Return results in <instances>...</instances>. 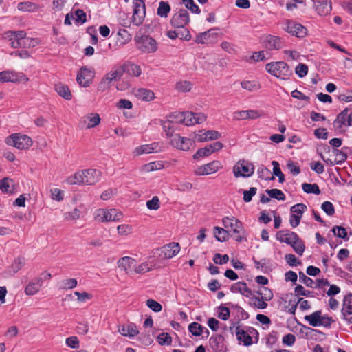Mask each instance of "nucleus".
<instances>
[{
	"label": "nucleus",
	"mask_w": 352,
	"mask_h": 352,
	"mask_svg": "<svg viewBox=\"0 0 352 352\" xmlns=\"http://www.w3.org/2000/svg\"><path fill=\"white\" fill-rule=\"evenodd\" d=\"M222 223L224 228L230 229V232L236 234L234 236L236 241L241 242L242 241L243 238L240 234L244 232V229L242 223L239 219L234 217H226L223 218Z\"/></svg>",
	"instance_id": "5"
},
{
	"label": "nucleus",
	"mask_w": 352,
	"mask_h": 352,
	"mask_svg": "<svg viewBox=\"0 0 352 352\" xmlns=\"http://www.w3.org/2000/svg\"><path fill=\"white\" fill-rule=\"evenodd\" d=\"M272 164L273 166V174L278 177V182L283 183L285 181V175L282 173L279 163L276 161H272Z\"/></svg>",
	"instance_id": "54"
},
{
	"label": "nucleus",
	"mask_w": 352,
	"mask_h": 352,
	"mask_svg": "<svg viewBox=\"0 0 352 352\" xmlns=\"http://www.w3.org/2000/svg\"><path fill=\"white\" fill-rule=\"evenodd\" d=\"M120 67L122 74L126 73L130 76H139L142 73L140 67L134 63H126Z\"/></svg>",
	"instance_id": "29"
},
{
	"label": "nucleus",
	"mask_w": 352,
	"mask_h": 352,
	"mask_svg": "<svg viewBox=\"0 0 352 352\" xmlns=\"http://www.w3.org/2000/svg\"><path fill=\"white\" fill-rule=\"evenodd\" d=\"M222 168L221 163L219 161H212L207 164L199 167L196 170L198 175H205L212 174Z\"/></svg>",
	"instance_id": "22"
},
{
	"label": "nucleus",
	"mask_w": 352,
	"mask_h": 352,
	"mask_svg": "<svg viewBox=\"0 0 352 352\" xmlns=\"http://www.w3.org/2000/svg\"><path fill=\"white\" fill-rule=\"evenodd\" d=\"M151 270V267L147 262L142 263L140 265L135 263L134 272L138 274H142Z\"/></svg>",
	"instance_id": "55"
},
{
	"label": "nucleus",
	"mask_w": 352,
	"mask_h": 352,
	"mask_svg": "<svg viewBox=\"0 0 352 352\" xmlns=\"http://www.w3.org/2000/svg\"><path fill=\"white\" fill-rule=\"evenodd\" d=\"M136 96L141 100L150 101L154 98V93L146 89H139L137 91Z\"/></svg>",
	"instance_id": "40"
},
{
	"label": "nucleus",
	"mask_w": 352,
	"mask_h": 352,
	"mask_svg": "<svg viewBox=\"0 0 352 352\" xmlns=\"http://www.w3.org/2000/svg\"><path fill=\"white\" fill-rule=\"evenodd\" d=\"M346 126H352V111L348 108L342 111L333 121V126L336 130H341Z\"/></svg>",
	"instance_id": "11"
},
{
	"label": "nucleus",
	"mask_w": 352,
	"mask_h": 352,
	"mask_svg": "<svg viewBox=\"0 0 352 352\" xmlns=\"http://www.w3.org/2000/svg\"><path fill=\"white\" fill-rule=\"evenodd\" d=\"M242 88L250 91L258 90L261 88V85L258 82L255 80H245L241 82Z\"/></svg>",
	"instance_id": "43"
},
{
	"label": "nucleus",
	"mask_w": 352,
	"mask_h": 352,
	"mask_svg": "<svg viewBox=\"0 0 352 352\" xmlns=\"http://www.w3.org/2000/svg\"><path fill=\"white\" fill-rule=\"evenodd\" d=\"M333 153L336 157L335 160H333V163H336V164H341L343 162H344L347 159V155L342 151V149L338 150L336 148H333Z\"/></svg>",
	"instance_id": "47"
},
{
	"label": "nucleus",
	"mask_w": 352,
	"mask_h": 352,
	"mask_svg": "<svg viewBox=\"0 0 352 352\" xmlns=\"http://www.w3.org/2000/svg\"><path fill=\"white\" fill-rule=\"evenodd\" d=\"M203 327L198 322H194L189 324L188 330L195 336H199L203 332Z\"/></svg>",
	"instance_id": "52"
},
{
	"label": "nucleus",
	"mask_w": 352,
	"mask_h": 352,
	"mask_svg": "<svg viewBox=\"0 0 352 352\" xmlns=\"http://www.w3.org/2000/svg\"><path fill=\"white\" fill-rule=\"evenodd\" d=\"M28 78L23 73L16 74L14 71H3L0 72V82H27Z\"/></svg>",
	"instance_id": "20"
},
{
	"label": "nucleus",
	"mask_w": 352,
	"mask_h": 352,
	"mask_svg": "<svg viewBox=\"0 0 352 352\" xmlns=\"http://www.w3.org/2000/svg\"><path fill=\"white\" fill-rule=\"evenodd\" d=\"M342 318L348 324H352V294L346 295L343 300L341 310Z\"/></svg>",
	"instance_id": "18"
},
{
	"label": "nucleus",
	"mask_w": 352,
	"mask_h": 352,
	"mask_svg": "<svg viewBox=\"0 0 352 352\" xmlns=\"http://www.w3.org/2000/svg\"><path fill=\"white\" fill-rule=\"evenodd\" d=\"M258 296L261 298V299L267 301H270L273 298V293L269 288L266 287H263L256 292Z\"/></svg>",
	"instance_id": "49"
},
{
	"label": "nucleus",
	"mask_w": 352,
	"mask_h": 352,
	"mask_svg": "<svg viewBox=\"0 0 352 352\" xmlns=\"http://www.w3.org/2000/svg\"><path fill=\"white\" fill-rule=\"evenodd\" d=\"M291 246L293 248L296 254H298L300 256L302 255L305 249V246L302 241L299 237L298 240L294 242V243L292 244Z\"/></svg>",
	"instance_id": "60"
},
{
	"label": "nucleus",
	"mask_w": 352,
	"mask_h": 352,
	"mask_svg": "<svg viewBox=\"0 0 352 352\" xmlns=\"http://www.w3.org/2000/svg\"><path fill=\"white\" fill-rule=\"evenodd\" d=\"M82 177L83 179L82 184L94 185L97 183L101 176L100 170L96 169H85L81 170Z\"/></svg>",
	"instance_id": "17"
},
{
	"label": "nucleus",
	"mask_w": 352,
	"mask_h": 352,
	"mask_svg": "<svg viewBox=\"0 0 352 352\" xmlns=\"http://www.w3.org/2000/svg\"><path fill=\"white\" fill-rule=\"evenodd\" d=\"M118 332L123 336L134 337L139 333V331L135 324L131 323L127 325L118 327Z\"/></svg>",
	"instance_id": "31"
},
{
	"label": "nucleus",
	"mask_w": 352,
	"mask_h": 352,
	"mask_svg": "<svg viewBox=\"0 0 352 352\" xmlns=\"http://www.w3.org/2000/svg\"><path fill=\"white\" fill-rule=\"evenodd\" d=\"M322 210L329 216H332L335 213V208L333 204L326 201L321 206Z\"/></svg>",
	"instance_id": "61"
},
{
	"label": "nucleus",
	"mask_w": 352,
	"mask_h": 352,
	"mask_svg": "<svg viewBox=\"0 0 352 352\" xmlns=\"http://www.w3.org/2000/svg\"><path fill=\"white\" fill-rule=\"evenodd\" d=\"M221 137V134L214 130H209L205 132L199 131L196 135L195 138L198 142H205L208 140H217Z\"/></svg>",
	"instance_id": "30"
},
{
	"label": "nucleus",
	"mask_w": 352,
	"mask_h": 352,
	"mask_svg": "<svg viewBox=\"0 0 352 352\" xmlns=\"http://www.w3.org/2000/svg\"><path fill=\"white\" fill-rule=\"evenodd\" d=\"M170 143L177 149L188 151L192 146L193 141L189 138L182 137L179 134H175L170 138Z\"/></svg>",
	"instance_id": "15"
},
{
	"label": "nucleus",
	"mask_w": 352,
	"mask_h": 352,
	"mask_svg": "<svg viewBox=\"0 0 352 352\" xmlns=\"http://www.w3.org/2000/svg\"><path fill=\"white\" fill-rule=\"evenodd\" d=\"M261 113L257 110H243L234 113V118L237 120L247 119H256L260 118Z\"/></svg>",
	"instance_id": "27"
},
{
	"label": "nucleus",
	"mask_w": 352,
	"mask_h": 352,
	"mask_svg": "<svg viewBox=\"0 0 352 352\" xmlns=\"http://www.w3.org/2000/svg\"><path fill=\"white\" fill-rule=\"evenodd\" d=\"M55 89L58 95L65 100H70L72 99V94L68 86L63 84L56 85Z\"/></svg>",
	"instance_id": "39"
},
{
	"label": "nucleus",
	"mask_w": 352,
	"mask_h": 352,
	"mask_svg": "<svg viewBox=\"0 0 352 352\" xmlns=\"http://www.w3.org/2000/svg\"><path fill=\"white\" fill-rule=\"evenodd\" d=\"M14 182L12 179L6 177L0 180V190L3 193H12Z\"/></svg>",
	"instance_id": "33"
},
{
	"label": "nucleus",
	"mask_w": 352,
	"mask_h": 352,
	"mask_svg": "<svg viewBox=\"0 0 352 352\" xmlns=\"http://www.w3.org/2000/svg\"><path fill=\"white\" fill-rule=\"evenodd\" d=\"M298 237L296 233L290 231L280 230L276 234L277 240L290 245L298 240Z\"/></svg>",
	"instance_id": "24"
},
{
	"label": "nucleus",
	"mask_w": 352,
	"mask_h": 352,
	"mask_svg": "<svg viewBox=\"0 0 352 352\" xmlns=\"http://www.w3.org/2000/svg\"><path fill=\"white\" fill-rule=\"evenodd\" d=\"M181 123L186 126H192L196 124H201L206 120V116L202 113H192L190 111L182 112L177 114Z\"/></svg>",
	"instance_id": "7"
},
{
	"label": "nucleus",
	"mask_w": 352,
	"mask_h": 352,
	"mask_svg": "<svg viewBox=\"0 0 352 352\" xmlns=\"http://www.w3.org/2000/svg\"><path fill=\"white\" fill-rule=\"evenodd\" d=\"M302 188L303 191L308 194L313 193L315 195H319L320 193L319 186L316 184L304 183L302 185Z\"/></svg>",
	"instance_id": "46"
},
{
	"label": "nucleus",
	"mask_w": 352,
	"mask_h": 352,
	"mask_svg": "<svg viewBox=\"0 0 352 352\" xmlns=\"http://www.w3.org/2000/svg\"><path fill=\"white\" fill-rule=\"evenodd\" d=\"M17 8L22 12H34L38 8V6L34 3L25 1L19 3Z\"/></svg>",
	"instance_id": "45"
},
{
	"label": "nucleus",
	"mask_w": 352,
	"mask_h": 352,
	"mask_svg": "<svg viewBox=\"0 0 352 352\" xmlns=\"http://www.w3.org/2000/svg\"><path fill=\"white\" fill-rule=\"evenodd\" d=\"M265 192L271 197L276 199L278 201H285V195L282 190L276 188L266 190Z\"/></svg>",
	"instance_id": "48"
},
{
	"label": "nucleus",
	"mask_w": 352,
	"mask_h": 352,
	"mask_svg": "<svg viewBox=\"0 0 352 352\" xmlns=\"http://www.w3.org/2000/svg\"><path fill=\"white\" fill-rule=\"evenodd\" d=\"M189 22V14L185 9H180L175 12L170 20L171 25L177 29L184 28Z\"/></svg>",
	"instance_id": "12"
},
{
	"label": "nucleus",
	"mask_w": 352,
	"mask_h": 352,
	"mask_svg": "<svg viewBox=\"0 0 352 352\" xmlns=\"http://www.w3.org/2000/svg\"><path fill=\"white\" fill-rule=\"evenodd\" d=\"M321 311H316L310 315L305 316V320L308 321L312 327H319L321 320Z\"/></svg>",
	"instance_id": "36"
},
{
	"label": "nucleus",
	"mask_w": 352,
	"mask_h": 352,
	"mask_svg": "<svg viewBox=\"0 0 352 352\" xmlns=\"http://www.w3.org/2000/svg\"><path fill=\"white\" fill-rule=\"evenodd\" d=\"M315 9L317 13L321 16H326L331 11V0H315Z\"/></svg>",
	"instance_id": "25"
},
{
	"label": "nucleus",
	"mask_w": 352,
	"mask_h": 352,
	"mask_svg": "<svg viewBox=\"0 0 352 352\" xmlns=\"http://www.w3.org/2000/svg\"><path fill=\"white\" fill-rule=\"evenodd\" d=\"M192 88V84L189 81L184 80L177 82L175 85V89L179 91H190Z\"/></svg>",
	"instance_id": "56"
},
{
	"label": "nucleus",
	"mask_w": 352,
	"mask_h": 352,
	"mask_svg": "<svg viewBox=\"0 0 352 352\" xmlns=\"http://www.w3.org/2000/svg\"><path fill=\"white\" fill-rule=\"evenodd\" d=\"M230 291L232 293H239L245 297H250L252 295V290L248 287L243 281H239L232 284L230 287Z\"/></svg>",
	"instance_id": "26"
},
{
	"label": "nucleus",
	"mask_w": 352,
	"mask_h": 352,
	"mask_svg": "<svg viewBox=\"0 0 352 352\" xmlns=\"http://www.w3.org/2000/svg\"><path fill=\"white\" fill-rule=\"evenodd\" d=\"M264 44L269 50H277L282 47L280 38L276 36L267 35L264 40Z\"/></svg>",
	"instance_id": "28"
},
{
	"label": "nucleus",
	"mask_w": 352,
	"mask_h": 352,
	"mask_svg": "<svg viewBox=\"0 0 352 352\" xmlns=\"http://www.w3.org/2000/svg\"><path fill=\"white\" fill-rule=\"evenodd\" d=\"M157 340L160 345H170L172 342V338L168 333H162L158 336Z\"/></svg>",
	"instance_id": "62"
},
{
	"label": "nucleus",
	"mask_w": 352,
	"mask_h": 352,
	"mask_svg": "<svg viewBox=\"0 0 352 352\" xmlns=\"http://www.w3.org/2000/svg\"><path fill=\"white\" fill-rule=\"evenodd\" d=\"M215 30H216L215 28H212V29H210L209 30L206 31L204 32L199 33V34L197 35L195 41L197 43H201V44L210 43L211 41L210 37L214 35H217V33L214 32V31Z\"/></svg>",
	"instance_id": "34"
},
{
	"label": "nucleus",
	"mask_w": 352,
	"mask_h": 352,
	"mask_svg": "<svg viewBox=\"0 0 352 352\" xmlns=\"http://www.w3.org/2000/svg\"><path fill=\"white\" fill-rule=\"evenodd\" d=\"M223 147L221 142H215L212 144L206 146L204 148L199 149L193 155L195 160H199L200 157H206L212 153L220 151Z\"/></svg>",
	"instance_id": "14"
},
{
	"label": "nucleus",
	"mask_w": 352,
	"mask_h": 352,
	"mask_svg": "<svg viewBox=\"0 0 352 352\" xmlns=\"http://www.w3.org/2000/svg\"><path fill=\"white\" fill-rule=\"evenodd\" d=\"M6 142L8 145L19 150L28 149L32 145V139L29 136L21 133L12 134L6 138Z\"/></svg>",
	"instance_id": "3"
},
{
	"label": "nucleus",
	"mask_w": 352,
	"mask_h": 352,
	"mask_svg": "<svg viewBox=\"0 0 352 352\" xmlns=\"http://www.w3.org/2000/svg\"><path fill=\"white\" fill-rule=\"evenodd\" d=\"M51 274L46 272L41 273L38 276L32 279L25 286L24 292L28 296H33L37 294L43 287L45 280H50Z\"/></svg>",
	"instance_id": "4"
},
{
	"label": "nucleus",
	"mask_w": 352,
	"mask_h": 352,
	"mask_svg": "<svg viewBox=\"0 0 352 352\" xmlns=\"http://www.w3.org/2000/svg\"><path fill=\"white\" fill-rule=\"evenodd\" d=\"M170 11V6L166 1H160L157 8V14L161 17L166 18Z\"/></svg>",
	"instance_id": "41"
},
{
	"label": "nucleus",
	"mask_w": 352,
	"mask_h": 352,
	"mask_svg": "<svg viewBox=\"0 0 352 352\" xmlns=\"http://www.w3.org/2000/svg\"><path fill=\"white\" fill-rule=\"evenodd\" d=\"M299 280L307 287L311 288L317 287V286H315L314 281L311 278L307 276L302 272H299Z\"/></svg>",
	"instance_id": "58"
},
{
	"label": "nucleus",
	"mask_w": 352,
	"mask_h": 352,
	"mask_svg": "<svg viewBox=\"0 0 352 352\" xmlns=\"http://www.w3.org/2000/svg\"><path fill=\"white\" fill-rule=\"evenodd\" d=\"M122 75L123 74L122 73L121 69L119 67L116 70L111 71L107 73L104 78L105 80L111 85L113 81H117L120 80Z\"/></svg>",
	"instance_id": "38"
},
{
	"label": "nucleus",
	"mask_w": 352,
	"mask_h": 352,
	"mask_svg": "<svg viewBox=\"0 0 352 352\" xmlns=\"http://www.w3.org/2000/svg\"><path fill=\"white\" fill-rule=\"evenodd\" d=\"M160 256L163 259H169L177 255L180 251L178 243H170L160 248Z\"/></svg>",
	"instance_id": "19"
},
{
	"label": "nucleus",
	"mask_w": 352,
	"mask_h": 352,
	"mask_svg": "<svg viewBox=\"0 0 352 352\" xmlns=\"http://www.w3.org/2000/svg\"><path fill=\"white\" fill-rule=\"evenodd\" d=\"M100 123V118L98 113H89L82 118L80 121V126L82 129H91Z\"/></svg>",
	"instance_id": "21"
},
{
	"label": "nucleus",
	"mask_w": 352,
	"mask_h": 352,
	"mask_svg": "<svg viewBox=\"0 0 352 352\" xmlns=\"http://www.w3.org/2000/svg\"><path fill=\"white\" fill-rule=\"evenodd\" d=\"M185 6L187 9L190 10L192 13L199 14L201 10L199 6L195 3L193 0H183Z\"/></svg>",
	"instance_id": "63"
},
{
	"label": "nucleus",
	"mask_w": 352,
	"mask_h": 352,
	"mask_svg": "<svg viewBox=\"0 0 352 352\" xmlns=\"http://www.w3.org/2000/svg\"><path fill=\"white\" fill-rule=\"evenodd\" d=\"M161 125L164 129V131L166 133V135L168 138H171L174 134V123L171 122V120H164L161 122Z\"/></svg>",
	"instance_id": "42"
},
{
	"label": "nucleus",
	"mask_w": 352,
	"mask_h": 352,
	"mask_svg": "<svg viewBox=\"0 0 352 352\" xmlns=\"http://www.w3.org/2000/svg\"><path fill=\"white\" fill-rule=\"evenodd\" d=\"M25 264V258L23 257L19 256L14 259L10 269L14 274L18 272Z\"/></svg>",
	"instance_id": "50"
},
{
	"label": "nucleus",
	"mask_w": 352,
	"mask_h": 352,
	"mask_svg": "<svg viewBox=\"0 0 352 352\" xmlns=\"http://www.w3.org/2000/svg\"><path fill=\"white\" fill-rule=\"evenodd\" d=\"M333 234L339 238L346 241L349 239L346 229L342 226H334L332 230Z\"/></svg>",
	"instance_id": "53"
},
{
	"label": "nucleus",
	"mask_w": 352,
	"mask_h": 352,
	"mask_svg": "<svg viewBox=\"0 0 352 352\" xmlns=\"http://www.w3.org/2000/svg\"><path fill=\"white\" fill-rule=\"evenodd\" d=\"M3 38L10 41L11 47L14 49L30 45L27 43L30 41V38H26V32L23 30L6 31L3 34Z\"/></svg>",
	"instance_id": "2"
},
{
	"label": "nucleus",
	"mask_w": 352,
	"mask_h": 352,
	"mask_svg": "<svg viewBox=\"0 0 352 352\" xmlns=\"http://www.w3.org/2000/svg\"><path fill=\"white\" fill-rule=\"evenodd\" d=\"M69 185L82 184L83 179L82 177L81 170L76 172L73 175L68 177L65 181Z\"/></svg>",
	"instance_id": "44"
},
{
	"label": "nucleus",
	"mask_w": 352,
	"mask_h": 352,
	"mask_svg": "<svg viewBox=\"0 0 352 352\" xmlns=\"http://www.w3.org/2000/svg\"><path fill=\"white\" fill-rule=\"evenodd\" d=\"M146 305L155 312H160L162 309L161 304L151 298L146 300Z\"/></svg>",
	"instance_id": "64"
},
{
	"label": "nucleus",
	"mask_w": 352,
	"mask_h": 352,
	"mask_svg": "<svg viewBox=\"0 0 352 352\" xmlns=\"http://www.w3.org/2000/svg\"><path fill=\"white\" fill-rule=\"evenodd\" d=\"M123 214L116 209H98L96 211V219L100 222L118 221Z\"/></svg>",
	"instance_id": "6"
},
{
	"label": "nucleus",
	"mask_w": 352,
	"mask_h": 352,
	"mask_svg": "<svg viewBox=\"0 0 352 352\" xmlns=\"http://www.w3.org/2000/svg\"><path fill=\"white\" fill-rule=\"evenodd\" d=\"M306 205H305L304 204H297L291 208L290 211L292 214L300 215L302 217L303 213L306 211Z\"/></svg>",
	"instance_id": "59"
},
{
	"label": "nucleus",
	"mask_w": 352,
	"mask_h": 352,
	"mask_svg": "<svg viewBox=\"0 0 352 352\" xmlns=\"http://www.w3.org/2000/svg\"><path fill=\"white\" fill-rule=\"evenodd\" d=\"M236 334L237 339L243 342L244 345L250 346L252 344V337L245 330L240 329V327L236 328Z\"/></svg>",
	"instance_id": "35"
},
{
	"label": "nucleus",
	"mask_w": 352,
	"mask_h": 352,
	"mask_svg": "<svg viewBox=\"0 0 352 352\" xmlns=\"http://www.w3.org/2000/svg\"><path fill=\"white\" fill-rule=\"evenodd\" d=\"M137 47L144 53H152L157 50V43L148 35H142L136 38Z\"/></svg>",
	"instance_id": "9"
},
{
	"label": "nucleus",
	"mask_w": 352,
	"mask_h": 352,
	"mask_svg": "<svg viewBox=\"0 0 352 352\" xmlns=\"http://www.w3.org/2000/svg\"><path fill=\"white\" fill-rule=\"evenodd\" d=\"M265 69L270 74L283 80L289 78L293 74L289 65L284 61L267 63L265 66Z\"/></svg>",
	"instance_id": "1"
},
{
	"label": "nucleus",
	"mask_w": 352,
	"mask_h": 352,
	"mask_svg": "<svg viewBox=\"0 0 352 352\" xmlns=\"http://www.w3.org/2000/svg\"><path fill=\"white\" fill-rule=\"evenodd\" d=\"M159 146V144L153 142L150 144L141 145L135 148L134 153L136 155H140L142 154H148L153 152H157Z\"/></svg>",
	"instance_id": "32"
},
{
	"label": "nucleus",
	"mask_w": 352,
	"mask_h": 352,
	"mask_svg": "<svg viewBox=\"0 0 352 352\" xmlns=\"http://www.w3.org/2000/svg\"><path fill=\"white\" fill-rule=\"evenodd\" d=\"M284 30L292 36L304 37L307 34V29L300 23L292 21H287Z\"/></svg>",
	"instance_id": "16"
},
{
	"label": "nucleus",
	"mask_w": 352,
	"mask_h": 352,
	"mask_svg": "<svg viewBox=\"0 0 352 352\" xmlns=\"http://www.w3.org/2000/svg\"><path fill=\"white\" fill-rule=\"evenodd\" d=\"M146 15L144 2L142 0H134L133 2L132 22L138 26L142 24Z\"/></svg>",
	"instance_id": "10"
},
{
	"label": "nucleus",
	"mask_w": 352,
	"mask_h": 352,
	"mask_svg": "<svg viewBox=\"0 0 352 352\" xmlns=\"http://www.w3.org/2000/svg\"><path fill=\"white\" fill-rule=\"evenodd\" d=\"M163 168V164L161 162H152L144 166V170L151 172L154 170H160Z\"/></svg>",
	"instance_id": "57"
},
{
	"label": "nucleus",
	"mask_w": 352,
	"mask_h": 352,
	"mask_svg": "<svg viewBox=\"0 0 352 352\" xmlns=\"http://www.w3.org/2000/svg\"><path fill=\"white\" fill-rule=\"evenodd\" d=\"M257 172H258L259 178H261L262 179H265V180L274 179V176L270 177V175H271V172H270V169H268L267 168H266L263 166H261L258 168Z\"/></svg>",
	"instance_id": "51"
},
{
	"label": "nucleus",
	"mask_w": 352,
	"mask_h": 352,
	"mask_svg": "<svg viewBox=\"0 0 352 352\" xmlns=\"http://www.w3.org/2000/svg\"><path fill=\"white\" fill-rule=\"evenodd\" d=\"M93 78V71L87 67H82L77 74L76 81L80 86L87 87L91 83Z\"/></svg>",
	"instance_id": "13"
},
{
	"label": "nucleus",
	"mask_w": 352,
	"mask_h": 352,
	"mask_svg": "<svg viewBox=\"0 0 352 352\" xmlns=\"http://www.w3.org/2000/svg\"><path fill=\"white\" fill-rule=\"evenodd\" d=\"M136 261L129 256L120 258L118 261V267L123 270L127 274H132L134 272Z\"/></svg>",
	"instance_id": "23"
},
{
	"label": "nucleus",
	"mask_w": 352,
	"mask_h": 352,
	"mask_svg": "<svg viewBox=\"0 0 352 352\" xmlns=\"http://www.w3.org/2000/svg\"><path fill=\"white\" fill-rule=\"evenodd\" d=\"M214 237L218 241L224 242L229 239V232L223 228L218 226L214 228Z\"/></svg>",
	"instance_id": "37"
},
{
	"label": "nucleus",
	"mask_w": 352,
	"mask_h": 352,
	"mask_svg": "<svg viewBox=\"0 0 352 352\" xmlns=\"http://www.w3.org/2000/svg\"><path fill=\"white\" fill-rule=\"evenodd\" d=\"M254 172V165L244 160H239L233 167V173L236 177H249Z\"/></svg>",
	"instance_id": "8"
}]
</instances>
